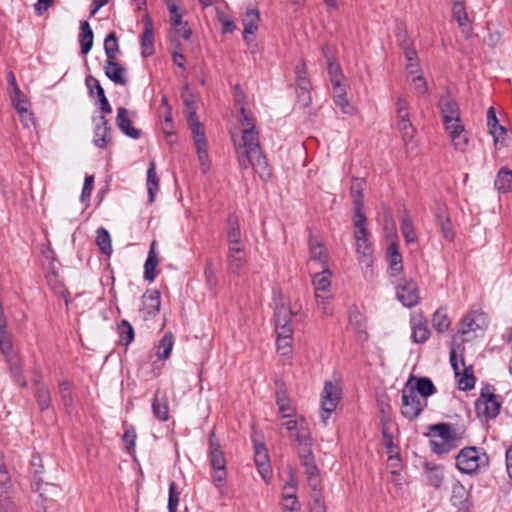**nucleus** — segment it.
I'll use <instances>...</instances> for the list:
<instances>
[{
	"label": "nucleus",
	"instance_id": "f257e3e1",
	"mask_svg": "<svg viewBox=\"0 0 512 512\" xmlns=\"http://www.w3.org/2000/svg\"><path fill=\"white\" fill-rule=\"evenodd\" d=\"M240 114L239 121L243 126L242 143L236 148L239 166L242 169L252 167L261 179L267 180L271 176V170L259 143L255 119L244 106L240 108Z\"/></svg>",
	"mask_w": 512,
	"mask_h": 512
},
{
	"label": "nucleus",
	"instance_id": "f03ea898",
	"mask_svg": "<svg viewBox=\"0 0 512 512\" xmlns=\"http://www.w3.org/2000/svg\"><path fill=\"white\" fill-rule=\"evenodd\" d=\"M208 460L213 469L212 481L217 488L226 483L227 470L226 459L215 430L212 429L208 437Z\"/></svg>",
	"mask_w": 512,
	"mask_h": 512
},
{
	"label": "nucleus",
	"instance_id": "7ed1b4c3",
	"mask_svg": "<svg viewBox=\"0 0 512 512\" xmlns=\"http://www.w3.org/2000/svg\"><path fill=\"white\" fill-rule=\"evenodd\" d=\"M428 437L438 436L441 441L430 440V447L437 455L448 454L457 447V434L455 429L449 423H437L428 427Z\"/></svg>",
	"mask_w": 512,
	"mask_h": 512
},
{
	"label": "nucleus",
	"instance_id": "20e7f679",
	"mask_svg": "<svg viewBox=\"0 0 512 512\" xmlns=\"http://www.w3.org/2000/svg\"><path fill=\"white\" fill-rule=\"evenodd\" d=\"M456 467L465 474H473L481 467L488 466L489 458L482 448L468 446L459 451L456 458Z\"/></svg>",
	"mask_w": 512,
	"mask_h": 512
},
{
	"label": "nucleus",
	"instance_id": "39448f33",
	"mask_svg": "<svg viewBox=\"0 0 512 512\" xmlns=\"http://www.w3.org/2000/svg\"><path fill=\"white\" fill-rule=\"evenodd\" d=\"M493 387L486 385L481 389L479 398L475 402V411L480 419L496 418L500 413L501 408V396L496 395L492 392Z\"/></svg>",
	"mask_w": 512,
	"mask_h": 512
},
{
	"label": "nucleus",
	"instance_id": "423d86ee",
	"mask_svg": "<svg viewBox=\"0 0 512 512\" xmlns=\"http://www.w3.org/2000/svg\"><path fill=\"white\" fill-rule=\"evenodd\" d=\"M428 400L421 398L414 392L407 391V388L403 387L401 395V415L408 421H414L420 417L422 412L427 408Z\"/></svg>",
	"mask_w": 512,
	"mask_h": 512
},
{
	"label": "nucleus",
	"instance_id": "0eeeda50",
	"mask_svg": "<svg viewBox=\"0 0 512 512\" xmlns=\"http://www.w3.org/2000/svg\"><path fill=\"white\" fill-rule=\"evenodd\" d=\"M331 273L328 269H324L323 271L316 273L313 277V286L315 289V298L318 305L323 310V313L328 315L331 314V309L329 307V299L331 298V281H330Z\"/></svg>",
	"mask_w": 512,
	"mask_h": 512
},
{
	"label": "nucleus",
	"instance_id": "6e6552de",
	"mask_svg": "<svg viewBox=\"0 0 512 512\" xmlns=\"http://www.w3.org/2000/svg\"><path fill=\"white\" fill-rule=\"evenodd\" d=\"M370 236V231L367 228L354 230L358 262L365 268H370L373 264V247Z\"/></svg>",
	"mask_w": 512,
	"mask_h": 512
},
{
	"label": "nucleus",
	"instance_id": "1a4fd4ad",
	"mask_svg": "<svg viewBox=\"0 0 512 512\" xmlns=\"http://www.w3.org/2000/svg\"><path fill=\"white\" fill-rule=\"evenodd\" d=\"M488 326V317L482 310L469 311L460 321L458 333L462 335H469L474 333L477 336L478 332L483 333Z\"/></svg>",
	"mask_w": 512,
	"mask_h": 512
},
{
	"label": "nucleus",
	"instance_id": "9d476101",
	"mask_svg": "<svg viewBox=\"0 0 512 512\" xmlns=\"http://www.w3.org/2000/svg\"><path fill=\"white\" fill-rule=\"evenodd\" d=\"M292 316L293 312L288 306L284 304L276 306L274 320L279 343L285 342L286 345L287 340L292 338L293 328L290 324Z\"/></svg>",
	"mask_w": 512,
	"mask_h": 512
},
{
	"label": "nucleus",
	"instance_id": "9b49d317",
	"mask_svg": "<svg viewBox=\"0 0 512 512\" xmlns=\"http://www.w3.org/2000/svg\"><path fill=\"white\" fill-rule=\"evenodd\" d=\"M340 394V389L336 385L330 381L325 382L321 397V418L324 425H327L328 418L335 411L340 400Z\"/></svg>",
	"mask_w": 512,
	"mask_h": 512
},
{
	"label": "nucleus",
	"instance_id": "f8f14e48",
	"mask_svg": "<svg viewBox=\"0 0 512 512\" xmlns=\"http://www.w3.org/2000/svg\"><path fill=\"white\" fill-rule=\"evenodd\" d=\"M142 306L139 309L140 318L143 321H148L155 318L161 306V295L157 289H148L143 294Z\"/></svg>",
	"mask_w": 512,
	"mask_h": 512
},
{
	"label": "nucleus",
	"instance_id": "ddd939ff",
	"mask_svg": "<svg viewBox=\"0 0 512 512\" xmlns=\"http://www.w3.org/2000/svg\"><path fill=\"white\" fill-rule=\"evenodd\" d=\"M407 391L414 392L421 398L428 400V397L434 395L437 391L436 386L429 377L410 375L404 385Z\"/></svg>",
	"mask_w": 512,
	"mask_h": 512
},
{
	"label": "nucleus",
	"instance_id": "4468645a",
	"mask_svg": "<svg viewBox=\"0 0 512 512\" xmlns=\"http://www.w3.org/2000/svg\"><path fill=\"white\" fill-rule=\"evenodd\" d=\"M397 299L408 308L414 307L419 303V289L412 280H403L396 288Z\"/></svg>",
	"mask_w": 512,
	"mask_h": 512
},
{
	"label": "nucleus",
	"instance_id": "2eb2a0df",
	"mask_svg": "<svg viewBox=\"0 0 512 512\" xmlns=\"http://www.w3.org/2000/svg\"><path fill=\"white\" fill-rule=\"evenodd\" d=\"M439 109L445 128L461 123L457 102L449 96H442L439 100Z\"/></svg>",
	"mask_w": 512,
	"mask_h": 512
},
{
	"label": "nucleus",
	"instance_id": "dca6fc26",
	"mask_svg": "<svg viewBox=\"0 0 512 512\" xmlns=\"http://www.w3.org/2000/svg\"><path fill=\"white\" fill-rule=\"evenodd\" d=\"M386 258L389 263L388 272L390 276H398L403 271V264L396 234L390 237V243L386 249Z\"/></svg>",
	"mask_w": 512,
	"mask_h": 512
},
{
	"label": "nucleus",
	"instance_id": "f3484780",
	"mask_svg": "<svg viewBox=\"0 0 512 512\" xmlns=\"http://www.w3.org/2000/svg\"><path fill=\"white\" fill-rule=\"evenodd\" d=\"M254 461L258 471L265 481L271 478V469L269 465L268 451L264 443L254 441Z\"/></svg>",
	"mask_w": 512,
	"mask_h": 512
},
{
	"label": "nucleus",
	"instance_id": "a211bd4d",
	"mask_svg": "<svg viewBox=\"0 0 512 512\" xmlns=\"http://www.w3.org/2000/svg\"><path fill=\"white\" fill-rule=\"evenodd\" d=\"M111 140V126L105 116L102 115L95 125L93 143L99 148H105Z\"/></svg>",
	"mask_w": 512,
	"mask_h": 512
},
{
	"label": "nucleus",
	"instance_id": "6ab92c4d",
	"mask_svg": "<svg viewBox=\"0 0 512 512\" xmlns=\"http://www.w3.org/2000/svg\"><path fill=\"white\" fill-rule=\"evenodd\" d=\"M322 53L327 61V72L331 81V84L342 82L344 79V75L341 69L340 64L332 53L330 47L328 45H324L322 47Z\"/></svg>",
	"mask_w": 512,
	"mask_h": 512
},
{
	"label": "nucleus",
	"instance_id": "aec40b11",
	"mask_svg": "<svg viewBox=\"0 0 512 512\" xmlns=\"http://www.w3.org/2000/svg\"><path fill=\"white\" fill-rule=\"evenodd\" d=\"M144 31L141 36V54L144 57H149L154 53V31L153 21L149 14H146L143 18Z\"/></svg>",
	"mask_w": 512,
	"mask_h": 512
},
{
	"label": "nucleus",
	"instance_id": "412c9836",
	"mask_svg": "<svg viewBox=\"0 0 512 512\" xmlns=\"http://www.w3.org/2000/svg\"><path fill=\"white\" fill-rule=\"evenodd\" d=\"M411 338L415 343H425L430 337V329L427 319L422 315H417L411 319Z\"/></svg>",
	"mask_w": 512,
	"mask_h": 512
},
{
	"label": "nucleus",
	"instance_id": "4be33fe9",
	"mask_svg": "<svg viewBox=\"0 0 512 512\" xmlns=\"http://www.w3.org/2000/svg\"><path fill=\"white\" fill-rule=\"evenodd\" d=\"M449 132L455 150L465 152L469 144L468 133L462 123L450 125L445 128Z\"/></svg>",
	"mask_w": 512,
	"mask_h": 512
},
{
	"label": "nucleus",
	"instance_id": "5701e85b",
	"mask_svg": "<svg viewBox=\"0 0 512 512\" xmlns=\"http://www.w3.org/2000/svg\"><path fill=\"white\" fill-rule=\"evenodd\" d=\"M152 412L154 417L159 421H167L169 419V403L165 392L157 390L152 401Z\"/></svg>",
	"mask_w": 512,
	"mask_h": 512
},
{
	"label": "nucleus",
	"instance_id": "b1692460",
	"mask_svg": "<svg viewBox=\"0 0 512 512\" xmlns=\"http://www.w3.org/2000/svg\"><path fill=\"white\" fill-rule=\"evenodd\" d=\"M105 75L115 84L125 86L128 82L126 69L117 60H106Z\"/></svg>",
	"mask_w": 512,
	"mask_h": 512
},
{
	"label": "nucleus",
	"instance_id": "393cba45",
	"mask_svg": "<svg viewBox=\"0 0 512 512\" xmlns=\"http://www.w3.org/2000/svg\"><path fill=\"white\" fill-rule=\"evenodd\" d=\"M116 123L122 133L130 138L138 139L141 136V131L132 126V122L128 117V110L124 107L117 109Z\"/></svg>",
	"mask_w": 512,
	"mask_h": 512
},
{
	"label": "nucleus",
	"instance_id": "a878e982",
	"mask_svg": "<svg viewBox=\"0 0 512 512\" xmlns=\"http://www.w3.org/2000/svg\"><path fill=\"white\" fill-rule=\"evenodd\" d=\"M452 16L457 21L461 32L468 38L472 34V27L468 23V15L463 2L455 0L452 6Z\"/></svg>",
	"mask_w": 512,
	"mask_h": 512
},
{
	"label": "nucleus",
	"instance_id": "bb28decb",
	"mask_svg": "<svg viewBox=\"0 0 512 512\" xmlns=\"http://www.w3.org/2000/svg\"><path fill=\"white\" fill-rule=\"evenodd\" d=\"M156 241H152L148 252L147 259L144 264V279L153 282L158 275L157 266L159 259L156 253Z\"/></svg>",
	"mask_w": 512,
	"mask_h": 512
},
{
	"label": "nucleus",
	"instance_id": "cd10ccee",
	"mask_svg": "<svg viewBox=\"0 0 512 512\" xmlns=\"http://www.w3.org/2000/svg\"><path fill=\"white\" fill-rule=\"evenodd\" d=\"M487 126L489 129V133L494 138L495 145L498 144L500 138H504L506 136L507 131L504 126L500 125L495 113V109L493 107H489L487 110Z\"/></svg>",
	"mask_w": 512,
	"mask_h": 512
},
{
	"label": "nucleus",
	"instance_id": "c85d7f7f",
	"mask_svg": "<svg viewBox=\"0 0 512 512\" xmlns=\"http://www.w3.org/2000/svg\"><path fill=\"white\" fill-rule=\"evenodd\" d=\"M276 404L283 418L295 415V409L290 405V399L284 384H281L276 391Z\"/></svg>",
	"mask_w": 512,
	"mask_h": 512
},
{
	"label": "nucleus",
	"instance_id": "c756f323",
	"mask_svg": "<svg viewBox=\"0 0 512 512\" xmlns=\"http://www.w3.org/2000/svg\"><path fill=\"white\" fill-rule=\"evenodd\" d=\"M94 34L90 24L87 21L80 22L79 44L81 53L86 55L93 46Z\"/></svg>",
	"mask_w": 512,
	"mask_h": 512
},
{
	"label": "nucleus",
	"instance_id": "7c9ffc66",
	"mask_svg": "<svg viewBox=\"0 0 512 512\" xmlns=\"http://www.w3.org/2000/svg\"><path fill=\"white\" fill-rule=\"evenodd\" d=\"M494 187L500 193H507L512 190V170L502 167L494 180Z\"/></svg>",
	"mask_w": 512,
	"mask_h": 512
},
{
	"label": "nucleus",
	"instance_id": "2f4dec72",
	"mask_svg": "<svg viewBox=\"0 0 512 512\" xmlns=\"http://www.w3.org/2000/svg\"><path fill=\"white\" fill-rule=\"evenodd\" d=\"M47 283L55 295L64 298L66 306L71 303L70 292L65 287L64 283L58 278L55 272H52L47 277Z\"/></svg>",
	"mask_w": 512,
	"mask_h": 512
},
{
	"label": "nucleus",
	"instance_id": "473e14b6",
	"mask_svg": "<svg viewBox=\"0 0 512 512\" xmlns=\"http://www.w3.org/2000/svg\"><path fill=\"white\" fill-rule=\"evenodd\" d=\"M147 191H148V199L150 203H153L156 197V194L159 190V178L156 173V164L154 161L149 163V167L147 170Z\"/></svg>",
	"mask_w": 512,
	"mask_h": 512
},
{
	"label": "nucleus",
	"instance_id": "72a5a7b5",
	"mask_svg": "<svg viewBox=\"0 0 512 512\" xmlns=\"http://www.w3.org/2000/svg\"><path fill=\"white\" fill-rule=\"evenodd\" d=\"M174 345V337L171 332H167L156 345V356L159 360H166L170 357Z\"/></svg>",
	"mask_w": 512,
	"mask_h": 512
},
{
	"label": "nucleus",
	"instance_id": "f704fd0d",
	"mask_svg": "<svg viewBox=\"0 0 512 512\" xmlns=\"http://www.w3.org/2000/svg\"><path fill=\"white\" fill-rule=\"evenodd\" d=\"M227 242L236 243L237 241H241V229L239 218L236 214H229L227 218Z\"/></svg>",
	"mask_w": 512,
	"mask_h": 512
},
{
	"label": "nucleus",
	"instance_id": "c9c22d12",
	"mask_svg": "<svg viewBox=\"0 0 512 512\" xmlns=\"http://www.w3.org/2000/svg\"><path fill=\"white\" fill-rule=\"evenodd\" d=\"M461 363L464 366V370L462 376L458 381L459 389L463 391H468L474 388L476 383V378L473 373L472 365L465 366L464 357L461 356Z\"/></svg>",
	"mask_w": 512,
	"mask_h": 512
},
{
	"label": "nucleus",
	"instance_id": "e433bc0d",
	"mask_svg": "<svg viewBox=\"0 0 512 512\" xmlns=\"http://www.w3.org/2000/svg\"><path fill=\"white\" fill-rule=\"evenodd\" d=\"M432 325L434 329L439 333L446 332L449 329L451 325V320L448 317L445 308L441 307L434 312L432 318Z\"/></svg>",
	"mask_w": 512,
	"mask_h": 512
},
{
	"label": "nucleus",
	"instance_id": "4c0bfd02",
	"mask_svg": "<svg viewBox=\"0 0 512 512\" xmlns=\"http://www.w3.org/2000/svg\"><path fill=\"white\" fill-rule=\"evenodd\" d=\"M260 22V14L257 9H248L242 19V24L247 34H254Z\"/></svg>",
	"mask_w": 512,
	"mask_h": 512
},
{
	"label": "nucleus",
	"instance_id": "58836bf2",
	"mask_svg": "<svg viewBox=\"0 0 512 512\" xmlns=\"http://www.w3.org/2000/svg\"><path fill=\"white\" fill-rule=\"evenodd\" d=\"M35 383L37 384L35 398H36L39 409L41 411H44V410L48 409L51 404L50 392L46 385L41 384L39 381H35Z\"/></svg>",
	"mask_w": 512,
	"mask_h": 512
},
{
	"label": "nucleus",
	"instance_id": "ea45409f",
	"mask_svg": "<svg viewBox=\"0 0 512 512\" xmlns=\"http://www.w3.org/2000/svg\"><path fill=\"white\" fill-rule=\"evenodd\" d=\"M15 382L21 387H27V381L23 375L22 366L17 356L6 360Z\"/></svg>",
	"mask_w": 512,
	"mask_h": 512
},
{
	"label": "nucleus",
	"instance_id": "a19ab883",
	"mask_svg": "<svg viewBox=\"0 0 512 512\" xmlns=\"http://www.w3.org/2000/svg\"><path fill=\"white\" fill-rule=\"evenodd\" d=\"M119 342L123 346H128L135 337L132 325L125 319L118 324Z\"/></svg>",
	"mask_w": 512,
	"mask_h": 512
},
{
	"label": "nucleus",
	"instance_id": "79ce46f5",
	"mask_svg": "<svg viewBox=\"0 0 512 512\" xmlns=\"http://www.w3.org/2000/svg\"><path fill=\"white\" fill-rule=\"evenodd\" d=\"M425 470L427 472V478L430 483L435 488H439L443 481V469L440 466L432 465L431 463H425Z\"/></svg>",
	"mask_w": 512,
	"mask_h": 512
},
{
	"label": "nucleus",
	"instance_id": "37998d69",
	"mask_svg": "<svg viewBox=\"0 0 512 512\" xmlns=\"http://www.w3.org/2000/svg\"><path fill=\"white\" fill-rule=\"evenodd\" d=\"M104 50L107 60H117L119 53L118 38L115 32L109 33L104 40Z\"/></svg>",
	"mask_w": 512,
	"mask_h": 512
},
{
	"label": "nucleus",
	"instance_id": "c03bdc74",
	"mask_svg": "<svg viewBox=\"0 0 512 512\" xmlns=\"http://www.w3.org/2000/svg\"><path fill=\"white\" fill-rule=\"evenodd\" d=\"M59 394L67 412H70L74 406V398L71 392V385L68 380L59 383Z\"/></svg>",
	"mask_w": 512,
	"mask_h": 512
},
{
	"label": "nucleus",
	"instance_id": "a18cd8bd",
	"mask_svg": "<svg viewBox=\"0 0 512 512\" xmlns=\"http://www.w3.org/2000/svg\"><path fill=\"white\" fill-rule=\"evenodd\" d=\"M400 228H401L403 237L408 244L414 243L417 240V235L415 232V228H414L412 219L410 218V216L408 214H405L401 218Z\"/></svg>",
	"mask_w": 512,
	"mask_h": 512
},
{
	"label": "nucleus",
	"instance_id": "49530a36",
	"mask_svg": "<svg viewBox=\"0 0 512 512\" xmlns=\"http://www.w3.org/2000/svg\"><path fill=\"white\" fill-rule=\"evenodd\" d=\"M227 262L228 269L234 274H239L246 263L244 250L240 251L239 254H227Z\"/></svg>",
	"mask_w": 512,
	"mask_h": 512
},
{
	"label": "nucleus",
	"instance_id": "de8ad7c7",
	"mask_svg": "<svg viewBox=\"0 0 512 512\" xmlns=\"http://www.w3.org/2000/svg\"><path fill=\"white\" fill-rule=\"evenodd\" d=\"M96 243L102 253L109 255L112 252L111 237L105 228L97 230Z\"/></svg>",
	"mask_w": 512,
	"mask_h": 512
},
{
	"label": "nucleus",
	"instance_id": "09e8293b",
	"mask_svg": "<svg viewBox=\"0 0 512 512\" xmlns=\"http://www.w3.org/2000/svg\"><path fill=\"white\" fill-rule=\"evenodd\" d=\"M310 258L314 261H319L322 265H326L328 261V255L326 252V248L320 244L311 240L310 241Z\"/></svg>",
	"mask_w": 512,
	"mask_h": 512
},
{
	"label": "nucleus",
	"instance_id": "8fccbe9b",
	"mask_svg": "<svg viewBox=\"0 0 512 512\" xmlns=\"http://www.w3.org/2000/svg\"><path fill=\"white\" fill-rule=\"evenodd\" d=\"M390 419L383 416L381 417V425H382V444L389 450L390 453L394 452L397 447L393 443V436L389 431Z\"/></svg>",
	"mask_w": 512,
	"mask_h": 512
},
{
	"label": "nucleus",
	"instance_id": "3c124183",
	"mask_svg": "<svg viewBox=\"0 0 512 512\" xmlns=\"http://www.w3.org/2000/svg\"><path fill=\"white\" fill-rule=\"evenodd\" d=\"M353 226L354 230L367 228V218L364 214V203H358L353 206Z\"/></svg>",
	"mask_w": 512,
	"mask_h": 512
},
{
	"label": "nucleus",
	"instance_id": "603ef678",
	"mask_svg": "<svg viewBox=\"0 0 512 512\" xmlns=\"http://www.w3.org/2000/svg\"><path fill=\"white\" fill-rule=\"evenodd\" d=\"M363 186L364 182L361 179L354 178L352 180L350 195L353 198V206H357L358 203H364L363 201Z\"/></svg>",
	"mask_w": 512,
	"mask_h": 512
},
{
	"label": "nucleus",
	"instance_id": "864d4df0",
	"mask_svg": "<svg viewBox=\"0 0 512 512\" xmlns=\"http://www.w3.org/2000/svg\"><path fill=\"white\" fill-rule=\"evenodd\" d=\"M397 127L401 134L402 140L405 143H408L414 138L416 130L410 120L397 121Z\"/></svg>",
	"mask_w": 512,
	"mask_h": 512
},
{
	"label": "nucleus",
	"instance_id": "5fc2aeb1",
	"mask_svg": "<svg viewBox=\"0 0 512 512\" xmlns=\"http://www.w3.org/2000/svg\"><path fill=\"white\" fill-rule=\"evenodd\" d=\"M11 488V479L6 466L0 462V499L7 496L8 490Z\"/></svg>",
	"mask_w": 512,
	"mask_h": 512
},
{
	"label": "nucleus",
	"instance_id": "6e6d98bb",
	"mask_svg": "<svg viewBox=\"0 0 512 512\" xmlns=\"http://www.w3.org/2000/svg\"><path fill=\"white\" fill-rule=\"evenodd\" d=\"M196 151L198 155V160L201 165V170L203 173H206L210 168V161L207 151V142H202L200 144H195Z\"/></svg>",
	"mask_w": 512,
	"mask_h": 512
},
{
	"label": "nucleus",
	"instance_id": "4d7b16f0",
	"mask_svg": "<svg viewBox=\"0 0 512 512\" xmlns=\"http://www.w3.org/2000/svg\"><path fill=\"white\" fill-rule=\"evenodd\" d=\"M124 427L125 431L124 434L122 435V441L124 442L125 449L130 452L135 447L137 435L134 426L128 425L125 422Z\"/></svg>",
	"mask_w": 512,
	"mask_h": 512
},
{
	"label": "nucleus",
	"instance_id": "13d9d810",
	"mask_svg": "<svg viewBox=\"0 0 512 512\" xmlns=\"http://www.w3.org/2000/svg\"><path fill=\"white\" fill-rule=\"evenodd\" d=\"M188 124L191 129L195 144L207 142L204 129L202 127V124L199 122L198 118H195V120H188Z\"/></svg>",
	"mask_w": 512,
	"mask_h": 512
},
{
	"label": "nucleus",
	"instance_id": "bf43d9fd",
	"mask_svg": "<svg viewBox=\"0 0 512 512\" xmlns=\"http://www.w3.org/2000/svg\"><path fill=\"white\" fill-rule=\"evenodd\" d=\"M298 97L303 100H310L311 83L307 76L298 77L296 80Z\"/></svg>",
	"mask_w": 512,
	"mask_h": 512
},
{
	"label": "nucleus",
	"instance_id": "052dcab7",
	"mask_svg": "<svg viewBox=\"0 0 512 512\" xmlns=\"http://www.w3.org/2000/svg\"><path fill=\"white\" fill-rule=\"evenodd\" d=\"M0 351L6 360L16 356L13 354L12 341L8 332L0 333Z\"/></svg>",
	"mask_w": 512,
	"mask_h": 512
},
{
	"label": "nucleus",
	"instance_id": "680f3d73",
	"mask_svg": "<svg viewBox=\"0 0 512 512\" xmlns=\"http://www.w3.org/2000/svg\"><path fill=\"white\" fill-rule=\"evenodd\" d=\"M180 500V492L177 489L175 482L169 484V497H168V511L177 512V507Z\"/></svg>",
	"mask_w": 512,
	"mask_h": 512
},
{
	"label": "nucleus",
	"instance_id": "e2e57ef3",
	"mask_svg": "<svg viewBox=\"0 0 512 512\" xmlns=\"http://www.w3.org/2000/svg\"><path fill=\"white\" fill-rule=\"evenodd\" d=\"M396 117L397 121H409L410 120V114H409V104L407 100L403 97H398L396 102Z\"/></svg>",
	"mask_w": 512,
	"mask_h": 512
},
{
	"label": "nucleus",
	"instance_id": "0e129e2a",
	"mask_svg": "<svg viewBox=\"0 0 512 512\" xmlns=\"http://www.w3.org/2000/svg\"><path fill=\"white\" fill-rule=\"evenodd\" d=\"M299 460L300 464L304 467L306 475H313L314 473H319V469L315 463L314 455H301V457H299Z\"/></svg>",
	"mask_w": 512,
	"mask_h": 512
},
{
	"label": "nucleus",
	"instance_id": "69168bd1",
	"mask_svg": "<svg viewBox=\"0 0 512 512\" xmlns=\"http://www.w3.org/2000/svg\"><path fill=\"white\" fill-rule=\"evenodd\" d=\"M204 275H205L207 284L210 287H215L217 285L218 279H217L216 272L213 267V261L211 258L206 259Z\"/></svg>",
	"mask_w": 512,
	"mask_h": 512
},
{
	"label": "nucleus",
	"instance_id": "338daca9",
	"mask_svg": "<svg viewBox=\"0 0 512 512\" xmlns=\"http://www.w3.org/2000/svg\"><path fill=\"white\" fill-rule=\"evenodd\" d=\"M169 11V14H170V24H171V27L172 29H177L178 27H180L182 24H184L185 22L182 20V12L180 10V7L178 5H172L170 7V10Z\"/></svg>",
	"mask_w": 512,
	"mask_h": 512
},
{
	"label": "nucleus",
	"instance_id": "774afa93",
	"mask_svg": "<svg viewBox=\"0 0 512 512\" xmlns=\"http://www.w3.org/2000/svg\"><path fill=\"white\" fill-rule=\"evenodd\" d=\"M217 19L222 25V33H232L236 29V25L233 20L229 19L224 12H217Z\"/></svg>",
	"mask_w": 512,
	"mask_h": 512
}]
</instances>
